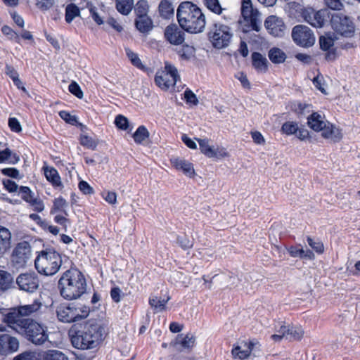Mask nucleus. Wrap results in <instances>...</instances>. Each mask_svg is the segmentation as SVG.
Here are the masks:
<instances>
[{
  "mask_svg": "<svg viewBox=\"0 0 360 360\" xmlns=\"http://www.w3.org/2000/svg\"><path fill=\"white\" fill-rule=\"evenodd\" d=\"M7 321L8 327L34 345H41L48 340L45 328L34 319H19L13 314Z\"/></svg>",
  "mask_w": 360,
  "mask_h": 360,
  "instance_id": "1",
  "label": "nucleus"
},
{
  "mask_svg": "<svg viewBox=\"0 0 360 360\" xmlns=\"http://www.w3.org/2000/svg\"><path fill=\"white\" fill-rule=\"evenodd\" d=\"M60 296L66 300L80 298L86 292L87 283L83 274L76 269L65 271L58 283Z\"/></svg>",
  "mask_w": 360,
  "mask_h": 360,
  "instance_id": "2",
  "label": "nucleus"
},
{
  "mask_svg": "<svg viewBox=\"0 0 360 360\" xmlns=\"http://www.w3.org/2000/svg\"><path fill=\"white\" fill-rule=\"evenodd\" d=\"M177 20L184 31L199 33L205 27V16L202 11L189 1L181 3L177 9Z\"/></svg>",
  "mask_w": 360,
  "mask_h": 360,
  "instance_id": "3",
  "label": "nucleus"
},
{
  "mask_svg": "<svg viewBox=\"0 0 360 360\" xmlns=\"http://www.w3.org/2000/svg\"><path fill=\"white\" fill-rule=\"evenodd\" d=\"M104 328L97 323H86L83 329L72 335V345L79 349L95 348L103 340Z\"/></svg>",
  "mask_w": 360,
  "mask_h": 360,
  "instance_id": "4",
  "label": "nucleus"
},
{
  "mask_svg": "<svg viewBox=\"0 0 360 360\" xmlns=\"http://www.w3.org/2000/svg\"><path fill=\"white\" fill-rule=\"evenodd\" d=\"M61 255L53 248H46L38 252L34 260V266L41 275L51 276L55 275L62 265Z\"/></svg>",
  "mask_w": 360,
  "mask_h": 360,
  "instance_id": "5",
  "label": "nucleus"
},
{
  "mask_svg": "<svg viewBox=\"0 0 360 360\" xmlns=\"http://www.w3.org/2000/svg\"><path fill=\"white\" fill-rule=\"evenodd\" d=\"M232 29L221 22H215L210 27L208 38L213 47L221 49L227 47L233 38Z\"/></svg>",
  "mask_w": 360,
  "mask_h": 360,
  "instance_id": "6",
  "label": "nucleus"
},
{
  "mask_svg": "<svg viewBox=\"0 0 360 360\" xmlns=\"http://www.w3.org/2000/svg\"><path fill=\"white\" fill-rule=\"evenodd\" d=\"M179 79L176 68L169 62H165L164 69L157 72L155 82L161 89L167 90L174 86Z\"/></svg>",
  "mask_w": 360,
  "mask_h": 360,
  "instance_id": "7",
  "label": "nucleus"
},
{
  "mask_svg": "<svg viewBox=\"0 0 360 360\" xmlns=\"http://www.w3.org/2000/svg\"><path fill=\"white\" fill-rule=\"evenodd\" d=\"M291 37L297 46L303 48L311 47L316 41L314 32L304 25H295L292 30Z\"/></svg>",
  "mask_w": 360,
  "mask_h": 360,
  "instance_id": "8",
  "label": "nucleus"
},
{
  "mask_svg": "<svg viewBox=\"0 0 360 360\" xmlns=\"http://www.w3.org/2000/svg\"><path fill=\"white\" fill-rule=\"evenodd\" d=\"M331 26L337 33L346 37H352L355 32L354 24L350 18L340 13L332 16Z\"/></svg>",
  "mask_w": 360,
  "mask_h": 360,
  "instance_id": "9",
  "label": "nucleus"
},
{
  "mask_svg": "<svg viewBox=\"0 0 360 360\" xmlns=\"http://www.w3.org/2000/svg\"><path fill=\"white\" fill-rule=\"evenodd\" d=\"M301 14L305 22L314 27L321 28L324 26L327 20L328 12L326 9L316 11L312 8H305Z\"/></svg>",
  "mask_w": 360,
  "mask_h": 360,
  "instance_id": "10",
  "label": "nucleus"
},
{
  "mask_svg": "<svg viewBox=\"0 0 360 360\" xmlns=\"http://www.w3.org/2000/svg\"><path fill=\"white\" fill-rule=\"evenodd\" d=\"M241 14L250 22L252 30L258 32L260 29V13L253 7L251 0H241Z\"/></svg>",
  "mask_w": 360,
  "mask_h": 360,
  "instance_id": "11",
  "label": "nucleus"
},
{
  "mask_svg": "<svg viewBox=\"0 0 360 360\" xmlns=\"http://www.w3.org/2000/svg\"><path fill=\"white\" fill-rule=\"evenodd\" d=\"M31 256V246L27 242L23 241L18 243L14 248L11 255V260L17 267H23L30 259Z\"/></svg>",
  "mask_w": 360,
  "mask_h": 360,
  "instance_id": "12",
  "label": "nucleus"
},
{
  "mask_svg": "<svg viewBox=\"0 0 360 360\" xmlns=\"http://www.w3.org/2000/svg\"><path fill=\"white\" fill-rule=\"evenodd\" d=\"M16 283L21 290L27 292H34L39 286V280L35 273H26L20 274Z\"/></svg>",
  "mask_w": 360,
  "mask_h": 360,
  "instance_id": "13",
  "label": "nucleus"
},
{
  "mask_svg": "<svg viewBox=\"0 0 360 360\" xmlns=\"http://www.w3.org/2000/svg\"><path fill=\"white\" fill-rule=\"evenodd\" d=\"M41 302L38 300H35L32 304L20 306L17 309H12L11 311L4 315L3 321L8 325V316L13 314H15L19 319H27L23 316H28L37 312L41 309Z\"/></svg>",
  "mask_w": 360,
  "mask_h": 360,
  "instance_id": "14",
  "label": "nucleus"
},
{
  "mask_svg": "<svg viewBox=\"0 0 360 360\" xmlns=\"http://www.w3.org/2000/svg\"><path fill=\"white\" fill-rule=\"evenodd\" d=\"M265 28L268 32L276 37H282L285 34V25L281 18L270 15L264 21Z\"/></svg>",
  "mask_w": 360,
  "mask_h": 360,
  "instance_id": "15",
  "label": "nucleus"
},
{
  "mask_svg": "<svg viewBox=\"0 0 360 360\" xmlns=\"http://www.w3.org/2000/svg\"><path fill=\"white\" fill-rule=\"evenodd\" d=\"M19 340L8 334L0 335V355L7 356L17 352L19 349Z\"/></svg>",
  "mask_w": 360,
  "mask_h": 360,
  "instance_id": "16",
  "label": "nucleus"
},
{
  "mask_svg": "<svg viewBox=\"0 0 360 360\" xmlns=\"http://www.w3.org/2000/svg\"><path fill=\"white\" fill-rule=\"evenodd\" d=\"M164 34L166 40L173 45L181 44L185 40L184 29L176 24L167 26Z\"/></svg>",
  "mask_w": 360,
  "mask_h": 360,
  "instance_id": "17",
  "label": "nucleus"
},
{
  "mask_svg": "<svg viewBox=\"0 0 360 360\" xmlns=\"http://www.w3.org/2000/svg\"><path fill=\"white\" fill-rule=\"evenodd\" d=\"M258 345L257 342L249 341L241 342L239 345L235 346L232 349V355L234 358L245 359L250 356L255 346Z\"/></svg>",
  "mask_w": 360,
  "mask_h": 360,
  "instance_id": "18",
  "label": "nucleus"
},
{
  "mask_svg": "<svg viewBox=\"0 0 360 360\" xmlns=\"http://www.w3.org/2000/svg\"><path fill=\"white\" fill-rule=\"evenodd\" d=\"M58 320L63 323L76 322L74 314L73 303L61 304L56 309Z\"/></svg>",
  "mask_w": 360,
  "mask_h": 360,
  "instance_id": "19",
  "label": "nucleus"
},
{
  "mask_svg": "<svg viewBox=\"0 0 360 360\" xmlns=\"http://www.w3.org/2000/svg\"><path fill=\"white\" fill-rule=\"evenodd\" d=\"M321 131L323 138L334 143H338L342 139L341 129L328 121H327L326 127H323Z\"/></svg>",
  "mask_w": 360,
  "mask_h": 360,
  "instance_id": "20",
  "label": "nucleus"
},
{
  "mask_svg": "<svg viewBox=\"0 0 360 360\" xmlns=\"http://www.w3.org/2000/svg\"><path fill=\"white\" fill-rule=\"evenodd\" d=\"M172 165L179 171H181L186 176L191 178L195 175V170L193 164L181 158H175L171 160Z\"/></svg>",
  "mask_w": 360,
  "mask_h": 360,
  "instance_id": "21",
  "label": "nucleus"
},
{
  "mask_svg": "<svg viewBox=\"0 0 360 360\" xmlns=\"http://www.w3.org/2000/svg\"><path fill=\"white\" fill-rule=\"evenodd\" d=\"M11 248V233L7 228L0 226V255H4Z\"/></svg>",
  "mask_w": 360,
  "mask_h": 360,
  "instance_id": "22",
  "label": "nucleus"
},
{
  "mask_svg": "<svg viewBox=\"0 0 360 360\" xmlns=\"http://www.w3.org/2000/svg\"><path fill=\"white\" fill-rule=\"evenodd\" d=\"M326 122L324 116L318 112H313L307 117L309 127L315 131H321Z\"/></svg>",
  "mask_w": 360,
  "mask_h": 360,
  "instance_id": "23",
  "label": "nucleus"
},
{
  "mask_svg": "<svg viewBox=\"0 0 360 360\" xmlns=\"http://www.w3.org/2000/svg\"><path fill=\"white\" fill-rule=\"evenodd\" d=\"M252 63L254 68L259 72H265L268 70L269 62L266 58L258 52L252 53Z\"/></svg>",
  "mask_w": 360,
  "mask_h": 360,
  "instance_id": "24",
  "label": "nucleus"
},
{
  "mask_svg": "<svg viewBox=\"0 0 360 360\" xmlns=\"http://www.w3.org/2000/svg\"><path fill=\"white\" fill-rule=\"evenodd\" d=\"M42 169L46 179L48 181L51 183L54 187H59L62 186L60 176L58 171L54 167L44 165Z\"/></svg>",
  "mask_w": 360,
  "mask_h": 360,
  "instance_id": "25",
  "label": "nucleus"
},
{
  "mask_svg": "<svg viewBox=\"0 0 360 360\" xmlns=\"http://www.w3.org/2000/svg\"><path fill=\"white\" fill-rule=\"evenodd\" d=\"M20 161V157L9 148L0 151V163L15 165Z\"/></svg>",
  "mask_w": 360,
  "mask_h": 360,
  "instance_id": "26",
  "label": "nucleus"
},
{
  "mask_svg": "<svg viewBox=\"0 0 360 360\" xmlns=\"http://www.w3.org/2000/svg\"><path fill=\"white\" fill-rule=\"evenodd\" d=\"M174 8L169 0H162L159 4V12L160 15L169 19L174 15Z\"/></svg>",
  "mask_w": 360,
  "mask_h": 360,
  "instance_id": "27",
  "label": "nucleus"
},
{
  "mask_svg": "<svg viewBox=\"0 0 360 360\" xmlns=\"http://www.w3.org/2000/svg\"><path fill=\"white\" fill-rule=\"evenodd\" d=\"M73 309L77 321L84 319L89 315L90 308L85 304L73 303Z\"/></svg>",
  "mask_w": 360,
  "mask_h": 360,
  "instance_id": "28",
  "label": "nucleus"
},
{
  "mask_svg": "<svg viewBox=\"0 0 360 360\" xmlns=\"http://www.w3.org/2000/svg\"><path fill=\"white\" fill-rule=\"evenodd\" d=\"M68 206V203L63 198H57L53 200V207L51 209L50 213L55 214L57 212H63L65 216H68V214L66 211Z\"/></svg>",
  "mask_w": 360,
  "mask_h": 360,
  "instance_id": "29",
  "label": "nucleus"
},
{
  "mask_svg": "<svg viewBox=\"0 0 360 360\" xmlns=\"http://www.w3.org/2000/svg\"><path fill=\"white\" fill-rule=\"evenodd\" d=\"M169 297L166 300L161 299L157 296H153L149 299V304L153 309L155 313L160 312L166 309V304Z\"/></svg>",
  "mask_w": 360,
  "mask_h": 360,
  "instance_id": "30",
  "label": "nucleus"
},
{
  "mask_svg": "<svg viewBox=\"0 0 360 360\" xmlns=\"http://www.w3.org/2000/svg\"><path fill=\"white\" fill-rule=\"evenodd\" d=\"M136 27L141 32L145 33L152 29L153 22L148 16L137 17Z\"/></svg>",
  "mask_w": 360,
  "mask_h": 360,
  "instance_id": "31",
  "label": "nucleus"
},
{
  "mask_svg": "<svg viewBox=\"0 0 360 360\" xmlns=\"http://www.w3.org/2000/svg\"><path fill=\"white\" fill-rule=\"evenodd\" d=\"M201 152L208 158H213L217 155L215 148L209 144V140L207 139H197Z\"/></svg>",
  "mask_w": 360,
  "mask_h": 360,
  "instance_id": "32",
  "label": "nucleus"
},
{
  "mask_svg": "<svg viewBox=\"0 0 360 360\" xmlns=\"http://www.w3.org/2000/svg\"><path fill=\"white\" fill-rule=\"evenodd\" d=\"M134 6V0H116V8L122 15H128Z\"/></svg>",
  "mask_w": 360,
  "mask_h": 360,
  "instance_id": "33",
  "label": "nucleus"
},
{
  "mask_svg": "<svg viewBox=\"0 0 360 360\" xmlns=\"http://www.w3.org/2000/svg\"><path fill=\"white\" fill-rule=\"evenodd\" d=\"M270 60L274 63H282L286 59V54L279 48H272L268 53Z\"/></svg>",
  "mask_w": 360,
  "mask_h": 360,
  "instance_id": "34",
  "label": "nucleus"
},
{
  "mask_svg": "<svg viewBox=\"0 0 360 360\" xmlns=\"http://www.w3.org/2000/svg\"><path fill=\"white\" fill-rule=\"evenodd\" d=\"M80 15V10L75 4H68L65 7V20L68 24L73 20Z\"/></svg>",
  "mask_w": 360,
  "mask_h": 360,
  "instance_id": "35",
  "label": "nucleus"
},
{
  "mask_svg": "<svg viewBox=\"0 0 360 360\" xmlns=\"http://www.w3.org/2000/svg\"><path fill=\"white\" fill-rule=\"evenodd\" d=\"M195 342V337L192 334H187L179 335L176 338V344H179L184 349L192 348Z\"/></svg>",
  "mask_w": 360,
  "mask_h": 360,
  "instance_id": "36",
  "label": "nucleus"
},
{
  "mask_svg": "<svg viewBox=\"0 0 360 360\" xmlns=\"http://www.w3.org/2000/svg\"><path fill=\"white\" fill-rule=\"evenodd\" d=\"M289 332L287 333V339L300 340L304 336V330L300 326L288 325Z\"/></svg>",
  "mask_w": 360,
  "mask_h": 360,
  "instance_id": "37",
  "label": "nucleus"
},
{
  "mask_svg": "<svg viewBox=\"0 0 360 360\" xmlns=\"http://www.w3.org/2000/svg\"><path fill=\"white\" fill-rule=\"evenodd\" d=\"M177 53L181 59L188 60L195 56V49L192 46L184 44L178 50Z\"/></svg>",
  "mask_w": 360,
  "mask_h": 360,
  "instance_id": "38",
  "label": "nucleus"
},
{
  "mask_svg": "<svg viewBox=\"0 0 360 360\" xmlns=\"http://www.w3.org/2000/svg\"><path fill=\"white\" fill-rule=\"evenodd\" d=\"M281 132L285 135L290 136L296 134L299 130L298 123L293 121H288L283 124Z\"/></svg>",
  "mask_w": 360,
  "mask_h": 360,
  "instance_id": "39",
  "label": "nucleus"
},
{
  "mask_svg": "<svg viewBox=\"0 0 360 360\" xmlns=\"http://www.w3.org/2000/svg\"><path fill=\"white\" fill-rule=\"evenodd\" d=\"M13 277L11 274L6 271L0 270V290L8 289L12 283Z\"/></svg>",
  "mask_w": 360,
  "mask_h": 360,
  "instance_id": "40",
  "label": "nucleus"
},
{
  "mask_svg": "<svg viewBox=\"0 0 360 360\" xmlns=\"http://www.w3.org/2000/svg\"><path fill=\"white\" fill-rule=\"evenodd\" d=\"M149 137V132L144 126H140L133 135L134 141L136 143H142Z\"/></svg>",
  "mask_w": 360,
  "mask_h": 360,
  "instance_id": "41",
  "label": "nucleus"
},
{
  "mask_svg": "<svg viewBox=\"0 0 360 360\" xmlns=\"http://www.w3.org/2000/svg\"><path fill=\"white\" fill-rule=\"evenodd\" d=\"M205 6L212 13L220 15L222 11L226 10L223 8L219 0H203Z\"/></svg>",
  "mask_w": 360,
  "mask_h": 360,
  "instance_id": "42",
  "label": "nucleus"
},
{
  "mask_svg": "<svg viewBox=\"0 0 360 360\" xmlns=\"http://www.w3.org/2000/svg\"><path fill=\"white\" fill-rule=\"evenodd\" d=\"M126 54L132 63L133 65L136 66L137 68L140 70H145L146 67L142 63L140 58L139 57L138 54L133 52L130 49L126 48L125 49Z\"/></svg>",
  "mask_w": 360,
  "mask_h": 360,
  "instance_id": "43",
  "label": "nucleus"
},
{
  "mask_svg": "<svg viewBox=\"0 0 360 360\" xmlns=\"http://www.w3.org/2000/svg\"><path fill=\"white\" fill-rule=\"evenodd\" d=\"M137 17L148 16L149 6L146 0H139L134 6Z\"/></svg>",
  "mask_w": 360,
  "mask_h": 360,
  "instance_id": "44",
  "label": "nucleus"
},
{
  "mask_svg": "<svg viewBox=\"0 0 360 360\" xmlns=\"http://www.w3.org/2000/svg\"><path fill=\"white\" fill-rule=\"evenodd\" d=\"M289 332L288 326L281 325L279 329L276 330L275 334L271 335V339L275 342H280L283 338L287 339V333Z\"/></svg>",
  "mask_w": 360,
  "mask_h": 360,
  "instance_id": "45",
  "label": "nucleus"
},
{
  "mask_svg": "<svg viewBox=\"0 0 360 360\" xmlns=\"http://www.w3.org/2000/svg\"><path fill=\"white\" fill-rule=\"evenodd\" d=\"M307 243L318 254H323L324 252V246L320 240H314L311 237H307Z\"/></svg>",
  "mask_w": 360,
  "mask_h": 360,
  "instance_id": "46",
  "label": "nucleus"
},
{
  "mask_svg": "<svg viewBox=\"0 0 360 360\" xmlns=\"http://www.w3.org/2000/svg\"><path fill=\"white\" fill-rule=\"evenodd\" d=\"M80 143L83 146L94 150L97 146V141L94 140L91 137L86 135H82L80 137Z\"/></svg>",
  "mask_w": 360,
  "mask_h": 360,
  "instance_id": "47",
  "label": "nucleus"
},
{
  "mask_svg": "<svg viewBox=\"0 0 360 360\" xmlns=\"http://www.w3.org/2000/svg\"><path fill=\"white\" fill-rule=\"evenodd\" d=\"M1 32L4 34L8 36L10 39L14 40L17 43H20V35L13 30L9 26L4 25L1 28Z\"/></svg>",
  "mask_w": 360,
  "mask_h": 360,
  "instance_id": "48",
  "label": "nucleus"
},
{
  "mask_svg": "<svg viewBox=\"0 0 360 360\" xmlns=\"http://www.w3.org/2000/svg\"><path fill=\"white\" fill-rule=\"evenodd\" d=\"M19 194L21 198L27 202L30 203L34 198V194L27 186H21L19 190Z\"/></svg>",
  "mask_w": 360,
  "mask_h": 360,
  "instance_id": "49",
  "label": "nucleus"
},
{
  "mask_svg": "<svg viewBox=\"0 0 360 360\" xmlns=\"http://www.w3.org/2000/svg\"><path fill=\"white\" fill-rule=\"evenodd\" d=\"M44 360H68V358L61 352L53 350L46 354Z\"/></svg>",
  "mask_w": 360,
  "mask_h": 360,
  "instance_id": "50",
  "label": "nucleus"
},
{
  "mask_svg": "<svg viewBox=\"0 0 360 360\" xmlns=\"http://www.w3.org/2000/svg\"><path fill=\"white\" fill-rule=\"evenodd\" d=\"M184 96L187 103L193 105H197L198 104V99L196 95L191 90L187 89L184 93Z\"/></svg>",
  "mask_w": 360,
  "mask_h": 360,
  "instance_id": "51",
  "label": "nucleus"
},
{
  "mask_svg": "<svg viewBox=\"0 0 360 360\" xmlns=\"http://www.w3.org/2000/svg\"><path fill=\"white\" fill-rule=\"evenodd\" d=\"M68 89L71 94L75 95L78 98H82L84 96L83 91H82L79 84L75 82H72L69 86Z\"/></svg>",
  "mask_w": 360,
  "mask_h": 360,
  "instance_id": "52",
  "label": "nucleus"
},
{
  "mask_svg": "<svg viewBox=\"0 0 360 360\" xmlns=\"http://www.w3.org/2000/svg\"><path fill=\"white\" fill-rule=\"evenodd\" d=\"M326 6L335 11H340L344 7V4L341 0H324Z\"/></svg>",
  "mask_w": 360,
  "mask_h": 360,
  "instance_id": "53",
  "label": "nucleus"
},
{
  "mask_svg": "<svg viewBox=\"0 0 360 360\" xmlns=\"http://www.w3.org/2000/svg\"><path fill=\"white\" fill-rule=\"evenodd\" d=\"M321 49L327 51L330 49L334 44L333 39L329 37L322 36L319 39Z\"/></svg>",
  "mask_w": 360,
  "mask_h": 360,
  "instance_id": "54",
  "label": "nucleus"
},
{
  "mask_svg": "<svg viewBox=\"0 0 360 360\" xmlns=\"http://www.w3.org/2000/svg\"><path fill=\"white\" fill-rule=\"evenodd\" d=\"M59 115L61 119L65 120L67 123L70 124H75L77 122V118L75 115H72L70 112L62 110L59 112Z\"/></svg>",
  "mask_w": 360,
  "mask_h": 360,
  "instance_id": "55",
  "label": "nucleus"
},
{
  "mask_svg": "<svg viewBox=\"0 0 360 360\" xmlns=\"http://www.w3.org/2000/svg\"><path fill=\"white\" fill-rule=\"evenodd\" d=\"M313 84L321 93L323 94H327L326 90L324 88V79L323 77L321 75H318L313 79Z\"/></svg>",
  "mask_w": 360,
  "mask_h": 360,
  "instance_id": "56",
  "label": "nucleus"
},
{
  "mask_svg": "<svg viewBox=\"0 0 360 360\" xmlns=\"http://www.w3.org/2000/svg\"><path fill=\"white\" fill-rule=\"evenodd\" d=\"M54 221L58 224L63 226L65 231H67L68 226L70 224V220L66 217V216H63L60 214H56L54 217Z\"/></svg>",
  "mask_w": 360,
  "mask_h": 360,
  "instance_id": "57",
  "label": "nucleus"
},
{
  "mask_svg": "<svg viewBox=\"0 0 360 360\" xmlns=\"http://www.w3.org/2000/svg\"><path fill=\"white\" fill-rule=\"evenodd\" d=\"M79 190L85 195L93 194L94 193V188L85 181H79L78 184Z\"/></svg>",
  "mask_w": 360,
  "mask_h": 360,
  "instance_id": "58",
  "label": "nucleus"
},
{
  "mask_svg": "<svg viewBox=\"0 0 360 360\" xmlns=\"http://www.w3.org/2000/svg\"><path fill=\"white\" fill-rule=\"evenodd\" d=\"M177 243L184 250H188L193 247V242L186 236L178 237Z\"/></svg>",
  "mask_w": 360,
  "mask_h": 360,
  "instance_id": "59",
  "label": "nucleus"
},
{
  "mask_svg": "<svg viewBox=\"0 0 360 360\" xmlns=\"http://www.w3.org/2000/svg\"><path fill=\"white\" fill-rule=\"evenodd\" d=\"M55 3V0H37V6L39 8L43 11H46L51 8Z\"/></svg>",
  "mask_w": 360,
  "mask_h": 360,
  "instance_id": "60",
  "label": "nucleus"
},
{
  "mask_svg": "<svg viewBox=\"0 0 360 360\" xmlns=\"http://www.w3.org/2000/svg\"><path fill=\"white\" fill-rule=\"evenodd\" d=\"M115 124L120 129H127L128 120L124 116L119 115L115 117Z\"/></svg>",
  "mask_w": 360,
  "mask_h": 360,
  "instance_id": "61",
  "label": "nucleus"
},
{
  "mask_svg": "<svg viewBox=\"0 0 360 360\" xmlns=\"http://www.w3.org/2000/svg\"><path fill=\"white\" fill-rule=\"evenodd\" d=\"M1 173L7 176H10L15 179H19L20 176V172L19 171L15 168H4L1 169Z\"/></svg>",
  "mask_w": 360,
  "mask_h": 360,
  "instance_id": "62",
  "label": "nucleus"
},
{
  "mask_svg": "<svg viewBox=\"0 0 360 360\" xmlns=\"http://www.w3.org/2000/svg\"><path fill=\"white\" fill-rule=\"evenodd\" d=\"M8 126L13 131L20 132L22 131V127L19 121L15 117L9 118Z\"/></svg>",
  "mask_w": 360,
  "mask_h": 360,
  "instance_id": "63",
  "label": "nucleus"
},
{
  "mask_svg": "<svg viewBox=\"0 0 360 360\" xmlns=\"http://www.w3.org/2000/svg\"><path fill=\"white\" fill-rule=\"evenodd\" d=\"M30 205L33 207L34 210L40 212L44 209V205L41 200L39 198H34L30 202Z\"/></svg>",
  "mask_w": 360,
  "mask_h": 360,
  "instance_id": "64",
  "label": "nucleus"
}]
</instances>
